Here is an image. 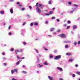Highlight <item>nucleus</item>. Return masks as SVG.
Listing matches in <instances>:
<instances>
[{
    "instance_id": "f257e3e1",
    "label": "nucleus",
    "mask_w": 80,
    "mask_h": 80,
    "mask_svg": "<svg viewBox=\"0 0 80 80\" xmlns=\"http://www.w3.org/2000/svg\"><path fill=\"white\" fill-rule=\"evenodd\" d=\"M58 36L60 37L61 38H65V35L63 33L58 35Z\"/></svg>"
},
{
    "instance_id": "f03ea898",
    "label": "nucleus",
    "mask_w": 80,
    "mask_h": 80,
    "mask_svg": "<svg viewBox=\"0 0 80 80\" xmlns=\"http://www.w3.org/2000/svg\"><path fill=\"white\" fill-rule=\"evenodd\" d=\"M59 58H61V56L60 55L56 56L54 59H55V60H58Z\"/></svg>"
},
{
    "instance_id": "7ed1b4c3",
    "label": "nucleus",
    "mask_w": 80,
    "mask_h": 80,
    "mask_svg": "<svg viewBox=\"0 0 80 80\" xmlns=\"http://www.w3.org/2000/svg\"><path fill=\"white\" fill-rule=\"evenodd\" d=\"M36 10L38 11V12L39 13H40V12H41V10L38 7H37V8Z\"/></svg>"
},
{
    "instance_id": "20e7f679",
    "label": "nucleus",
    "mask_w": 80,
    "mask_h": 80,
    "mask_svg": "<svg viewBox=\"0 0 80 80\" xmlns=\"http://www.w3.org/2000/svg\"><path fill=\"white\" fill-rule=\"evenodd\" d=\"M58 70H60V71H62V72L63 71V69H62V68H60V67H58L57 68Z\"/></svg>"
},
{
    "instance_id": "39448f33",
    "label": "nucleus",
    "mask_w": 80,
    "mask_h": 80,
    "mask_svg": "<svg viewBox=\"0 0 80 80\" xmlns=\"http://www.w3.org/2000/svg\"><path fill=\"white\" fill-rule=\"evenodd\" d=\"M48 78H49V79L50 80H53V78L52 77H50V76H48Z\"/></svg>"
},
{
    "instance_id": "423d86ee",
    "label": "nucleus",
    "mask_w": 80,
    "mask_h": 80,
    "mask_svg": "<svg viewBox=\"0 0 80 80\" xmlns=\"http://www.w3.org/2000/svg\"><path fill=\"white\" fill-rule=\"evenodd\" d=\"M21 62H22V60H19L18 62L16 63V65H18L20 64V63Z\"/></svg>"
},
{
    "instance_id": "0eeeda50",
    "label": "nucleus",
    "mask_w": 80,
    "mask_h": 80,
    "mask_svg": "<svg viewBox=\"0 0 80 80\" xmlns=\"http://www.w3.org/2000/svg\"><path fill=\"white\" fill-rule=\"evenodd\" d=\"M72 53H68V52L66 53V55H68V56H70L71 55H72Z\"/></svg>"
},
{
    "instance_id": "6e6552de",
    "label": "nucleus",
    "mask_w": 80,
    "mask_h": 80,
    "mask_svg": "<svg viewBox=\"0 0 80 80\" xmlns=\"http://www.w3.org/2000/svg\"><path fill=\"white\" fill-rule=\"evenodd\" d=\"M77 28V26L75 25L73 26V30H75V29H76V28Z\"/></svg>"
},
{
    "instance_id": "1a4fd4ad",
    "label": "nucleus",
    "mask_w": 80,
    "mask_h": 80,
    "mask_svg": "<svg viewBox=\"0 0 80 80\" xmlns=\"http://www.w3.org/2000/svg\"><path fill=\"white\" fill-rule=\"evenodd\" d=\"M0 13H1V14H2V15H3V14H4V13H5V12H4L3 11H1L0 12Z\"/></svg>"
},
{
    "instance_id": "9d476101",
    "label": "nucleus",
    "mask_w": 80,
    "mask_h": 80,
    "mask_svg": "<svg viewBox=\"0 0 80 80\" xmlns=\"http://www.w3.org/2000/svg\"><path fill=\"white\" fill-rule=\"evenodd\" d=\"M10 12L11 13H13V9H10Z\"/></svg>"
},
{
    "instance_id": "9b49d317",
    "label": "nucleus",
    "mask_w": 80,
    "mask_h": 80,
    "mask_svg": "<svg viewBox=\"0 0 80 80\" xmlns=\"http://www.w3.org/2000/svg\"><path fill=\"white\" fill-rule=\"evenodd\" d=\"M19 52V51L18 50H16L15 51V53H16V54H18V53Z\"/></svg>"
},
{
    "instance_id": "f8f14e48",
    "label": "nucleus",
    "mask_w": 80,
    "mask_h": 80,
    "mask_svg": "<svg viewBox=\"0 0 80 80\" xmlns=\"http://www.w3.org/2000/svg\"><path fill=\"white\" fill-rule=\"evenodd\" d=\"M48 4H49V5H52V1L51 0L49 1L48 2Z\"/></svg>"
},
{
    "instance_id": "ddd939ff",
    "label": "nucleus",
    "mask_w": 80,
    "mask_h": 80,
    "mask_svg": "<svg viewBox=\"0 0 80 80\" xmlns=\"http://www.w3.org/2000/svg\"><path fill=\"white\" fill-rule=\"evenodd\" d=\"M38 67H43V65H41L40 64H39Z\"/></svg>"
},
{
    "instance_id": "4468645a",
    "label": "nucleus",
    "mask_w": 80,
    "mask_h": 80,
    "mask_svg": "<svg viewBox=\"0 0 80 80\" xmlns=\"http://www.w3.org/2000/svg\"><path fill=\"white\" fill-rule=\"evenodd\" d=\"M76 74L78 75H80V72H77L76 73Z\"/></svg>"
},
{
    "instance_id": "2eb2a0df",
    "label": "nucleus",
    "mask_w": 80,
    "mask_h": 80,
    "mask_svg": "<svg viewBox=\"0 0 80 80\" xmlns=\"http://www.w3.org/2000/svg\"><path fill=\"white\" fill-rule=\"evenodd\" d=\"M10 51L11 52H13L14 51V49L13 48H12L10 49Z\"/></svg>"
},
{
    "instance_id": "dca6fc26",
    "label": "nucleus",
    "mask_w": 80,
    "mask_h": 80,
    "mask_svg": "<svg viewBox=\"0 0 80 80\" xmlns=\"http://www.w3.org/2000/svg\"><path fill=\"white\" fill-rule=\"evenodd\" d=\"M49 15H51V14H52V13H53V12H52V11H50L49 12Z\"/></svg>"
},
{
    "instance_id": "f3484780",
    "label": "nucleus",
    "mask_w": 80,
    "mask_h": 80,
    "mask_svg": "<svg viewBox=\"0 0 80 80\" xmlns=\"http://www.w3.org/2000/svg\"><path fill=\"white\" fill-rule=\"evenodd\" d=\"M18 50L19 51V52H22V49H20Z\"/></svg>"
},
{
    "instance_id": "a211bd4d",
    "label": "nucleus",
    "mask_w": 80,
    "mask_h": 80,
    "mask_svg": "<svg viewBox=\"0 0 80 80\" xmlns=\"http://www.w3.org/2000/svg\"><path fill=\"white\" fill-rule=\"evenodd\" d=\"M43 5H42V4H39L38 6L39 7H43Z\"/></svg>"
},
{
    "instance_id": "6ab92c4d",
    "label": "nucleus",
    "mask_w": 80,
    "mask_h": 80,
    "mask_svg": "<svg viewBox=\"0 0 80 80\" xmlns=\"http://www.w3.org/2000/svg\"><path fill=\"white\" fill-rule=\"evenodd\" d=\"M44 65H48V64L47 62H45L44 63Z\"/></svg>"
},
{
    "instance_id": "aec40b11",
    "label": "nucleus",
    "mask_w": 80,
    "mask_h": 80,
    "mask_svg": "<svg viewBox=\"0 0 80 80\" xmlns=\"http://www.w3.org/2000/svg\"><path fill=\"white\" fill-rule=\"evenodd\" d=\"M49 57H50V58H53V56H52V55H50Z\"/></svg>"
},
{
    "instance_id": "412c9836",
    "label": "nucleus",
    "mask_w": 80,
    "mask_h": 80,
    "mask_svg": "<svg viewBox=\"0 0 80 80\" xmlns=\"http://www.w3.org/2000/svg\"><path fill=\"white\" fill-rule=\"evenodd\" d=\"M22 73H24V74H26V73H27V72H26L25 71H22Z\"/></svg>"
},
{
    "instance_id": "4be33fe9",
    "label": "nucleus",
    "mask_w": 80,
    "mask_h": 80,
    "mask_svg": "<svg viewBox=\"0 0 80 80\" xmlns=\"http://www.w3.org/2000/svg\"><path fill=\"white\" fill-rule=\"evenodd\" d=\"M51 32H52L54 30V28H51Z\"/></svg>"
},
{
    "instance_id": "5701e85b",
    "label": "nucleus",
    "mask_w": 80,
    "mask_h": 80,
    "mask_svg": "<svg viewBox=\"0 0 80 80\" xmlns=\"http://www.w3.org/2000/svg\"><path fill=\"white\" fill-rule=\"evenodd\" d=\"M73 60V59H69V62H72Z\"/></svg>"
},
{
    "instance_id": "b1692460",
    "label": "nucleus",
    "mask_w": 80,
    "mask_h": 80,
    "mask_svg": "<svg viewBox=\"0 0 80 80\" xmlns=\"http://www.w3.org/2000/svg\"><path fill=\"white\" fill-rule=\"evenodd\" d=\"M14 72H17V69H14Z\"/></svg>"
},
{
    "instance_id": "393cba45",
    "label": "nucleus",
    "mask_w": 80,
    "mask_h": 80,
    "mask_svg": "<svg viewBox=\"0 0 80 80\" xmlns=\"http://www.w3.org/2000/svg\"><path fill=\"white\" fill-rule=\"evenodd\" d=\"M72 77H75V74H73L72 75Z\"/></svg>"
},
{
    "instance_id": "a878e982",
    "label": "nucleus",
    "mask_w": 80,
    "mask_h": 80,
    "mask_svg": "<svg viewBox=\"0 0 80 80\" xmlns=\"http://www.w3.org/2000/svg\"><path fill=\"white\" fill-rule=\"evenodd\" d=\"M73 12H74V11H71L70 12V13H73Z\"/></svg>"
},
{
    "instance_id": "bb28decb",
    "label": "nucleus",
    "mask_w": 80,
    "mask_h": 80,
    "mask_svg": "<svg viewBox=\"0 0 80 80\" xmlns=\"http://www.w3.org/2000/svg\"><path fill=\"white\" fill-rule=\"evenodd\" d=\"M38 25V23L37 22H35L34 23V25Z\"/></svg>"
},
{
    "instance_id": "cd10ccee",
    "label": "nucleus",
    "mask_w": 80,
    "mask_h": 80,
    "mask_svg": "<svg viewBox=\"0 0 80 80\" xmlns=\"http://www.w3.org/2000/svg\"><path fill=\"white\" fill-rule=\"evenodd\" d=\"M65 48H68V45H66L65 46Z\"/></svg>"
},
{
    "instance_id": "c85d7f7f",
    "label": "nucleus",
    "mask_w": 80,
    "mask_h": 80,
    "mask_svg": "<svg viewBox=\"0 0 80 80\" xmlns=\"http://www.w3.org/2000/svg\"><path fill=\"white\" fill-rule=\"evenodd\" d=\"M30 25H31V26H33V23H31V24H30Z\"/></svg>"
},
{
    "instance_id": "c756f323",
    "label": "nucleus",
    "mask_w": 80,
    "mask_h": 80,
    "mask_svg": "<svg viewBox=\"0 0 80 80\" xmlns=\"http://www.w3.org/2000/svg\"><path fill=\"white\" fill-rule=\"evenodd\" d=\"M68 3L69 5H71L72 2H68Z\"/></svg>"
},
{
    "instance_id": "7c9ffc66",
    "label": "nucleus",
    "mask_w": 80,
    "mask_h": 80,
    "mask_svg": "<svg viewBox=\"0 0 80 80\" xmlns=\"http://www.w3.org/2000/svg\"><path fill=\"white\" fill-rule=\"evenodd\" d=\"M23 45H26V44H27V43H26V42H23Z\"/></svg>"
},
{
    "instance_id": "2f4dec72",
    "label": "nucleus",
    "mask_w": 80,
    "mask_h": 80,
    "mask_svg": "<svg viewBox=\"0 0 80 80\" xmlns=\"http://www.w3.org/2000/svg\"><path fill=\"white\" fill-rule=\"evenodd\" d=\"M60 32V29H58V30H57V32Z\"/></svg>"
},
{
    "instance_id": "473e14b6",
    "label": "nucleus",
    "mask_w": 80,
    "mask_h": 80,
    "mask_svg": "<svg viewBox=\"0 0 80 80\" xmlns=\"http://www.w3.org/2000/svg\"><path fill=\"white\" fill-rule=\"evenodd\" d=\"M40 62V59H39L38 58V61L37 62Z\"/></svg>"
},
{
    "instance_id": "72a5a7b5",
    "label": "nucleus",
    "mask_w": 80,
    "mask_h": 80,
    "mask_svg": "<svg viewBox=\"0 0 80 80\" xmlns=\"http://www.w3.org/2000/svg\"><path fill=\"white\" fill-rule=\"evenodd\" d=\"M17 58H18V59H20V58L19 57V56H17Z\"/></svg>"
},
{
    "instance_id": "f704fd0d",
    "label": "nucleus",
    "mask_w": 80,
    "mask_h": 80,
    "mask_svg": "<svg viewBox=\"0 0 80 80\" xmlns=\"http://www.w3.org/2000/svg\"><path fill=\"white\" fill-rule=\"evenodd\" d=\"M11 73H12V74H13V73H14V71H13V70H12L11 71Z\"/></svg>"
},
{
    "instance_id": "c9c22d12",
    "label": "nucleus",
    "mask_w": 80,
    "mask_h": 80,
    "mask_svg": "<svg viewBox=\"0 0 80 80\" xmlns=\"http://www.w3.org/2000/svg\"><path fill=\"white\" fill-rule=\"evenodd\" d=\"M3 64L4 65V66H6V65H7V63H3Z\"/></svg>"
},
{
    "instance_id": "e433bc0d",
    "label": "nucleus",
    "mask_w": 80,
    "mask_h": 80,
    "mask_svg": "<svg viewBox=\"0 0 80 80\" xmlns=\"http://www.w3.org/2000/svg\"><path fill=\"white\" fill-rule=\"evenodd\" d=\"M74 6L75 7H78V5H77L76 4H74Z\"/></svg>"
},
{
    "instance_id": "4c0bfd02",
    "label": "nucleus",
    "mask_w": 80,
    "mask_h": 80,
    "mask_svg": "<svg viewBox=\"0 0 80 80\" xmlns=\"http://www.w3.org/2000/svg\"><path fill=\"white\" fill-rule=\"evenodd\" d=\"M68 23H69V24H70V23H71V22H70L69 21H68Z\"/></svg>"
},
{
    "instance_id": "58836bf2",
    "label": "nucleus",
    "mask_w": 80,
    "mask_h": 80,
    "mask_svg": "<svg viewBox=\"0 0 80 80\" xmlns=\"http://www.w3.org/2000/svg\"><path fill=\"white\" fill-rule=\"evenodd\" d=\"M25 8H22V10L23 11V10H25Z\"/></svg>"
},
{
    "instance_id": "ea45409f",
    "label": "nucleus",
    "mask_w": 80,
    "mask_h": 80,
    "mask_svg": "<svg viewBox=\"0 0 80 80\" xmlns=\"http://www.w3.org/2000/svg\"><path fill=\"white\" fill-rule=\"evenodd\" d=\"M70 28V26H68L67 27V28H66L67 29H68V28Z\"/></svg>"
},
{
    "instance_id": "a19ab883",
    "label": "nucleus",
    "mask_w": 80,
    "mask_h": 80,
    "mask_svg": "<svg viewBox=\"0 0 80 80\" xmlns=\"http://www.w3.org/2000/svg\"><path fill=\"white\" fill-rule=\"evenodd\" d=\"M38 3L37 2L36 3V7H37L38 6Z\"/></svg>"
},
{
    "instance_id": "79ce46f5",
    "label": "nucleus",
    "mask_w": 80,
    "mask_h": 80,
    "mask_svg": "<svg viewBox=\"0 0 80 80\" xmlns=\"http://www.w3.org/2000/svg\"><path fill=\"white\" fill-rule=\"evenodd\" d=\"M29 8L30 9H32V7H31V6H29Z\"/></svg>"
},
{
    "instance_id": "37998d69",
    "label": "nucleus",
    "mask_w": 80,
    "mask_h": 80,
    "mask_svg": "<svg viewBox=\"0 0 80 80\" xmlns=\"http://www.w3.org/2000/svg\"><path fill=\"white\" fill-rule=\"evenodd\" d=\"M35 50H36V52H37V53H38V50H36V49H35Z\"/></svg>"
},
{
    "instance_id": "c03bdc74",
    "label": "nucleus",
    "mask_w": 80,
    "mask_h": 80,
    "mask_svg": "<svg viewBox=\"0 0 80 80\" xmlns=\"http://www.w3.org/2000/svg\"><path fill=\"white\" fill-rule=\"evenodd\" d=\"M9 35H12V33L11 32H9Z\"/></svg>"
},
{
    "instance_id": "a18cd8bd",
    "label": "nucleus",
    "mask_w": 80,
    "mask_h": 80,
    "mask_svg": "<svg viewBox=\"0 0 80 80\" xmlns=\"http://www.w3.org/2000/svg\"><path fill=\"white\" fill-rule=\"evenodd\" d=\"M55 17H52V19H55Z\"/></svg>"
},
{
    "instance_id": "49530a36",
    "label": "nucleus",
    "mask_w": 80,
    "mask_h": 80,
    "mask_svg": "<svg viewBox=\"0 0 80 80\" xmlns=\"http://www.w3.org/2000/svg\"><path fill=\"white\" fill-rule=\"evenodd\" d=\"M78 45H79L80 43V41H79L78 42Z\"/></svg>"
},
{
    "instance_id": "de8ad7c7",
    "label": "nucleus",
    "mask_w": 80,
    "mask_h": 80,
    "mask_svg": "<svg viewBox=\"0 0 80 80\" xmlns=\"http://www.w3.org/2000/svg\"><path fill=\"white\" fill-rule=\"evenodd\" d=\"M57 52V50H55L54 51V52H55V53H56V52Z\"/></svg>"
},
{
    "instance_id": "09e8293b",
    "label": "nucleus",
    "mask_w": 80,
    "mask_h": 80,
    "mask_svg": "<svg viewBox=\"0 0 80 80\" xmlns=\"http://www.w3.org/2000/svg\"><path fill=\"white\" fill-rule=\"evenodd\" d=\"M50 15V14H49V13H46V15Z\"/></svg>"
},
{
    "instance_id": "8fccbe9b",
    "label": "nucleus",
    "mask_w": 80,
    "mask_h": 80,
    "mask_svg": "<svg viewBox=\"0 0 80 80\" xmlns=\"http://www.w3.org/2000/svg\"><path fill=\"white\" fill-rule=\"evenodd\" d=\"M44 50H46V51H47L48 50V49L46 48H44Z\"/></svg>"
},
{
    "instance_id": "3c124183",
    "label": "nucleus",
    "mask_w": 80,
    "mask_h": 80,
    "mask_svg": "<svg viewBox=\"0 0 80 80\" xmlns=\"http://www.w3.org/2000/svg\"><path fill=\"white\" fill-rule=\"evenodd\" d=\"M10 28H11V26H10L8 28L9 30H10Z\"/></svg>"
},
{
    "instance_id": "603ef678",
    "label": "nucleus",
    "mask_w": 80,
    "mask_h": 80,
    "mask_svg": "<svg viewBox=\"0 0 80 80\" xmlns=\"http://www.w3.org/2000/svg\"><path fill=\"white\" fill-rule=\"evenodd\" d=\"M2 60H6V59L4 57L2 58Z\"/></svg>"
},
{
    "instance_id": "864d4df0",
    "label": "nucleus",
    "mask_w": 80,
    "mask_h": 80,
    "mask_svg": "<svg viewBox=\"0 0 80 80\" xmlns=\"http://www.w3.org/2000/svg\"><path fill=\"white\" fill-rule=\"evenodd\" d=\"M5 53H4V52H3L2 53V55H5Z\"/></svg>"
},
{
    "instance_id": "5fc2aeb1",
    "label": "nucleus",
    "mask_w": 80,
    "mask_h": 80,
    "mask_svg": "<svg viewBox=\"0 0 80 80\" xmlns=\"http://www.w3.org/2000/svg\"><path fill=\"white\" fill-rule=\"evenodd\" d=\"M12 80H17V79H15V78H12Z\"/></svg>"
},
{
    "instance_id": "6e6d98bb",
    "label": "nucleus",
    "mask_w": 80,
    "mask_h": 80,
    "mask_svg": "<svg viewBox=\"0 0 80 80\" xmlns=\"http://www.w3.org/2000/svg\"><path fill=\"white\" fill-rule=\"evenodd\" d=\"M59 80H63V79H62V78H59Z\"/></svg>"
},
{
    "instance_id": "4d7b16f0",
    "label": "nucleus",
    "mask_w": 80,
    "mask_h": 80,
    "mask_svg": "<svg viewBox=\"0 0 80 80\" xmlns=\"http://www.w3.org/2000/svg\"><path fill=\"white\" fill-rule=\"evenodd\" d=\"M18 4H20V3L19 2H18L17 3V5H18Z\"/></svg>"
},
{
    "instance_id": "13d9d810",
    "label": "nucleus",
    "mask_w": 80,
    "mask_h": 80,
    "mask_svg": "<svg viewBox=\"0 0 80 80\" xmlns=\"http://www.w3.org/2000/svg\"><path fill=\"white\" fill-rule=\"evenodd\" d=\"M26 23V22H24L23 24V25H25V24Z\"/></svg>"
},
{
    "instance_id": "bf43d9fd",
    "label": "nucleus",
    "mask_w": 80,
    "mask_h": 80,
    "mask_svg": "<svg viewBox=\"0 0 80 80\" xmlns=\"http://www.w3.org/2000/svg\"><path fill=\"white\" fill-rule=\"evenodd\" d=\"M24 58H25V57H22L21 58V60H22V59H24Z\"/></svg>"
},
{
    "instance_id": "052dcab7",
    "label": "nucleus",
    "mask_w": 80,
    "mask_h": 80,
    "mask_svg": "<svg viewBox=\"0 0 80 80\" xmlns=\"http://www.w3.org/2000/svg\"><path fill=\"white\" fill-rule=\"evenodd\" d=\"M74 45H77V43H76V42H74Z\"/></svg>"
},
{
    "instance_id": "680f3d73",
    "label": "nucleus",
    "mask_w": 80,
    "mask_h": 80,
    "mask_svg": "<svg viewBox=\"0 0 80 80\" xmlns=\"http://www.w3.org/2000/svg\"><path fill=\"white\" fill-rule=\"evenodd\" d=\"M75 67H78V64H76L75 65Z\"/></svg>"
},
{
    "instance_id": "e2e57ef3",
    "label": "nucleus",
    "mask_w": 80,
    "mask_h": 80,
    "mask_svg": "<svg viewBox=\"0 0 80 80\" xmlns=\"http://www.w3.org/2000/svg\"><path fill=\"white\" fill-rule=\"evenodd\" d=\"M57 21L58 22H59L60 20L59 19H57Z\"/></svg>"
},
{
    "instance_id": "0e129e2a",
    "label": "nucleus",
    "mask_w": 80,
    "mask_h": 80,
    "mask_svg": "<svg viewBox=\"0 0 80 80\" xmlns=\"http://www.w3.org/2000/svg\"><path fill=\"white\" fill-rule=\"evenodd\" d=\"M48 21H46V24H47V23H48Z\"/></svg>"
},
{
    "instance_id": "69168bd1",
    "label": "nucleus",
    "mask_w": 80,
    "mask_h": 80,
    "mask_svg": "<svg viewBox=\"0 0 80 80\" xmlns=\"http://www.w3.org/2000/svg\"><path fill=\"white\" fill-rule=\"evenodd\" d=\"M14 0H10V2H12V1H14Z\"/></svg>"
},
{
    "instance_id": "338daca9",
    "label": "nucleus",
    "mask_w": 80,
    "mask_h": 80,
    "mask_svg": "<svg viewBox=\"0 0 80 80\" xmlns=\"http://www.w3.org/2000/svg\"><path fill=\"white\" fill-rule=\"evenodd\" d=\"M19 6H20V7H22V5H20L19 4Z\"/></svg>"
},
{
    "instance_id": "774afa93",
    "label": "nucleus",
    "mask_w": 80,
    "mask_h": 80,
    "mask_svg": "<svg viewBox=\"0 0 80 80\" xmlns=\"http://www.w3.org/2000/svg\"><path fill=\"white\" fill-rule=\"evenodd\" d=\"M22 67L25 68V65H23L22 66Z\"/></svg>"
}]
</instances>
